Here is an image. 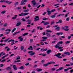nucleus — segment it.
<instances>
[{"mask_svg":"<svg viewBox=\"0 0 73 73\" xmlns=\"http://www.w3.org/2000/svg\"><path fill=\"white\" fill-rule=\"evenodd\" d=\"M9 39H10V38H8L7 39L5 40H4V41L5 42H7V41H8V40H9Z\"/></svg>","mask_w":73,"mask_h":73,"instance_id":"obj_31","label":"nucleus"},{"mask_svg":"<svg viewBox=\"0 0 73 73\" xmlns=\"http://www.w3.org/2000/svg\"><path fill=\"white\" fill-rule=\"evenodd\" d=\"M17 9L18 10L21 9V6H20L17 7Z\"/></svg>","mask_w":73,"mask_h":73,"instance_id":"obj_44","label":"nucleus"},{"mask_svg":"<svg viewBox=\"0 0 73 73\" xmlns=\"http://www.w3.org/2000/svg\"><path fill=\"white\" fill-rule=\"evenodd\" d=\"M42 19L43 20H44L45 21L46 20H48V18H47L44 17Z\"/></svg>","mask_w":73,"mask_h":73,"instance_id":"obj_29","label":"nucleus"},{"mask_svg":"<svg viewBox=\"0 0 73 73\" xmlns=\"http://www.w3.org/2000/svg\"><path fill=\"white\" fill-rule=\"evenodd\" d=\"M21 23L20 22H18L16 25V26H17V27H19V26H20V25H21Z\"/></svg>","mask_w":73,"mask_h":73,"instance_id":"obj_9","label":"nucleus"},{"mask_svg":"<svg viewBox=\"0 0 73 73\" xmlns=\"http://www.w3.org/2000/svg\"><path fill=\"white\" fill-rule=\"evenodd\" d=\"M34 19L35 20H34L35 21H38V20H39V17L38 16H36L35 17V18Z\"/></svg>","mask_w":73,"mask_h":73,"instance_id":"obj_6","label":"nucleus"},{"mask_svg":"<svg viewBox=\"0 0 73 73\" xmlns=\"http://www.w3.org/2000/svg\"><path fill=\"white\" fill-rule=\"evenodd\" d=\"M5 2V1L4 0H2L0 1V3H4Z\"/></svg>","mask_w":73,"mask_h":73,"instance_id":"obj_57","label":"nucleus"},{"mask_svg":"<svg viewBox=\"0 0 73 73\" xmlns=\"http://www.w3.org/2000/svg\"><path fill=\"white\" fill-rule=\"evenodd\" d=\"M69 13H67L65 15V17H68V15H69Z\"/></svg>","mask_w":73,"mask_h":73,"instance_id":"obj_40","label":"nucleus"},{"mask_svg":"<svg viewBox=\"0 0 73 73\" xmlns=\"http://www.w3.org/2000/svg\"><path fill=\"white\" fill-rule=\"evenodd\" d=\"M7 23H5L4 25H3V27H7Z\"/></svg>","mask_w":73,"mask_h":73,"instance_id":"obj_46","label":"nucleus"},{"mask_svg":"<svg viewBox=\"0 0 73 73\" xmlns=\"http://www.w3.org/2000/svg\"><path fill=\"white\" fill-rule=\"evenodd\" d=\"M6 69L7 70H10L11 69V68L10 67H8Z\"/></svg>","mask_w":73,"mask_h":73,"instance_id":"obj_52","label":"nucleus"},{"mask_svg":"<svg viewBox=\"0 0 73 73\" xmlns=\"http://www.w3.org/2000/svg\"><path fill=\"white\" fill-rule=\"evenodd\" d=\"M70 66H72V65H73V63L72 62H71L70 63Z\"/></svg>","mask_w":73,"mask_h":73,"instance_id":"obj_63","label":"nucleus"},{"mask_svg":"<svg viewBox=\"0 0 73 73\" xmlns=\"http://www.w3.org/2000/svg\"><path fill=\"white\" fill-rule=\"evenodd\" d=\"M5 29L4 27L0 29V31H4V30H5Z\"/></svg>","mask_w":73,"mask_h":73,"instance_id":"obj_38","label":"nucleus"},{"mask_svg":"<svg viewBox=\"0 0 73 73\" xmlns=\"http://www.w3.org/2000/svg\"><path fill=\"white\" fill-rule=\"evenodd\" d=\"M32 4L33 5V7H35V5H36V4H37V3L35 2L34 3H32Z\"/></svg>","mask_w":73,"mask_h":73,"instance_id":"obj_25","label":"nucleus"},{"mask_svg":"<svg viewBox=\"0 0 73 73\" xmlns=\"http://www.w3.org/2000/svg\"><path fill=\"white\" fill-rule=\"evenodd\" d=\"M30 40V42L31 43L32 42V41H33V39H31Z\"/></svg>","mask_w":73,"mask_h":73,"instance_id":"obj_51","label":"nucleus"},{"mask_svg":"<svg viewBox=\"0 0 73 73\" xmlns=\"http://www.w3.org/2000/svg\"><path fill=\"white\" fill-rule=\"evenodd\" d=\"M56 17V15H52L50 17L51 18H55Z\"/></svg>","mask_w":73,"mask_h":73,"instance_id":"obj_21","label":"nucleus"},{"mask_svg":"<svg viewBox=\"0 0 73 73\" xmlns=\"http://www.w3.org/2000/svg\"><path fill=\"white\" fill-rule=\"evenodd\" d=\"M44 45V43L42 42V44H37L36 45V46H40V45Z\"/></svg>","mask_w":73,"mask_h":73,"instance_id":"obj_18","label":"nucleus"},{"mask_svg":"<svg viewBox=\"0 0 73 73\" xmlns=\"http://www.w3.org/2000/svg\"><path fill=\"white\" fill-rule=\"evenodd\" d=\"M21 49L22 50H23L24 49V47L23 46H22L21 47Z\"/></svg>","mask_w":73,"mask_h":73,"instance_id":"obj_30","label":"nucleus"},{"mask_svg":"<svg viewBox=\"0 0 73 73\" xmlns=\"http://www.w3.org/2000/svg\"><path fill=\"white\" fill-rule=\"evenodd\" d=\"M27 6L29 8H31V5L30 4H28Z\"/></svg>","mask_w":73,"mask_h":73,"instance_id":"obj_60","label":"nucleus"},{"mask_svg":"<svg viewBox=\"0 0 73 73\" xmlns=\"http://www.w3.org/2000/svg\"><path fill=\"white\" fill-rule=\"evenodd\" d=\"M47 64L48 65H50V64H52V63L51 62V61L48 62L47 63Z\"/></svg>","mask_w":73,"mask_h":73,"instance_id":"obj_58","label":"nucleus"},{"mask_svg":"<svg viewBox=\"0 0 73 73\" xmlns=\"http://www.w3.org/2000/svg\"><path fill=\"white\" fill-rule=\"evenodd\" d=\"M64 43V42L62 41H60L59 42L57 43L56 44L57 45H59L60 44H62Z\"/></svg>","mask_w":73,"mask_h":73,"instance_id":"obj_8","label":"nucleus"},{"mask_svg":"<svg viewBox=\"0 0 73 73\" xmlns=\"http://www.w3.org/2000/svg\"><path fill=\"white\" fill-rule=\"evenodd\" d=\"M55 48H58L59 49H62V47H60L59 46H55Z\"/></svg>","mask_w":73,"mask_h":73,"instance_id":"obj_10","label":"nucleus"},{"mask_svg":"<svg viewBox=\"0 0 73 73\" xmlns=\"http://www.w3.org/2000/svg\"><path fill=\"white\" fill-rule=\"evenodd\" d=\"M45 4H44L43 3L42 4L41 7V8H43V7H45Z\"/></svg>","mask_w":73,"mask_h":73,"instance_id":"obj_36","label":"nucleus"},{"mask_svg":"<svg viewBox=\"0 0 73 73\" xmlns=\"http://www.w3.org/2000/svg\"><path fill=\"white\" fill-rule=\"evenodd\" d=\"M1 54L2 56H4V55H5V53L4 52H1Z\"/></svg>","mask_w":73,"mask_h":73,"instance_id":"obj_23","label":"nucleus"},{"mask_svg":"<svg viewBox=\"0 0 73 73\" xmlns=\"http://www.w3.org/2000/svg\"><path fill=\"white\" fill-rule=\"evenodd\" d=\"M29 63H27L26 64H25V65H26V66H28V65H29Z\"/></svg>","mask_w":73,"mask_h":73,"instance_id":"obj_59","label":"nucleus"},{"mask_svg":"<svg viewBox=\"0 0 73 73\" xmlns=\"http://www.w3.org/2000/svg\"><path fill=\"white\" fill-rule=\"evenodd\" d=\"M70 42V41H67L65 42V44H69V43Z\"/></svg>","mask_w":73,"mask_h":73,"instance_id":"obj_34","label":"nucleus"},{"mask_svg":"<svg viewBox=\"0 0 73 73\" xmlns=\"http://www.w3.org/2000/svg\"><path fill=\"white\" fill-rule=\"evenodd\" d=\"M6 45V44H3L2 43L0 44V46H3V45Z\"/></svg>","mask_w":73,"mask_h":73,"instance_id":"obj_39","label":"nucleus"},{"mask_svg":"<svg viewBox=\"0 0 73 73\" xmlns=\"http://www.w3.org/2000/svg\"><path fill=\"white\" fill-rule=\"evenodd\" d=\"M66 56V54H64L63 53V54H62V57H65Z\"/></svg>","mask_w":73,"mask_h":73,"instance_id":"obj_55","label":"nucleus"},{"mask_svg":"<svg viewBox=\"0 0 73 73\" xmlns=\"http://www.w3.org/2000/svg\"><path fill=\"white\" fill-rule=\"evenodd\" d=\"M26 35H28V33H26L22 35L23 36H26Z\"/></svg>","mask_w":73,"mask_h":73,"instance_id":"obj_22","label":"nucleus"},{"mask_svg":"<svg viewBox=\"0 0 73 73\" xmlns=\"http://www.w3.org/2000/svg\"><path fill=\"white\" fill-rule=\"evenodd\" d=\"M28 11H29V10L28 9H27V10H24L23 11V12H28Z\"/></svg>","mask_w":73,"mask_h":73,"instance_id":"obj_45","label":"nucleus"},{"mask_svg":"<svg viewBox=\"0 0 73 73\" xmlns=\"http://www.w3.org/2000/svg\"><path fill=\"white\" fill-rule=\"evenodd\" d=\"M64 34L63 33H57L56 34V35H63Z\"/></svg>","mask_w":73,"mask_h":73,"instance_id":"obj_16","label":"nucleus"},{"mask_svg":"<svg viewBox=\"0 0 73 73\" xmlns=\"http://www.w3.org/2000/svg\"><path fill=\"white\" fill-rule=\"evenodd\" d=\"M41 70H42V69H37V71L38 72H40V71H41Z\"/></svg>","mask_w":73,"mask_h":73,"instance_id":"obj_37","label":"nucleus"},{"mask_svg":"<svg viewBox=\"0 0 73 73\" xmlns=\"http://www.w3.org/2000/svg\"><path fill=\"white\" fill-rule=\"evenodd\" d=\"M47 14L48 15H50L51 14V11H47Z\"/></svg>","mask_w":73,"mask_h":73,"instance_id":"obj_17","label":"nucleus"},{"mask_svg":"<svg viewBox=\"0 0 73 73\" xmlns=\"http://www.w3.org/2000/svg\"><path fill=\"white\" fill-rule=\"evenodd\" d=\"M5 12H6V11H4L1 12V13L2 14H4V13H5Z\"/></svg>","mask_w":73,"mask_h":73,"instance_id":"obj_32","label":"nucleus"},{"mask_svg":"<svg viewBox=\"0 0 73 73\" xmlns=\"http://www.w3.org/2000/svg\"><path fill=\"white\" fill-rule=\"evenodd\" d=\"M64 54H65L66 55H70V54L68 52H64Z\"/></svg>","mask_w":73,"mask_h":73,"instance_id":"obj_14","label":"nucleus"},{"mask_svg":"<svg viewBox=\"0 0 73 73\" xmlns=\"http://www.w3.org/2000/svg\"><path fill=\"white\" fill-rule=\"evenodd\" d=\"M68 68H66L64 69V71L65 72H67V71H68Z\"/></svg>","mask_w":73,"mask_h":73,"instance_id":"obj_53","label":"nucleus"},{"mask_svg":"<svg viewBox=\"0 0 73 73\" xmlns=\"http://www.w3.org/2000/svg\"><path fill=\"white\" fill-rule=\"evenodd\" d=\"M28 52L29 53H31L30 54V56H33V55H35V54L36 53V52H33V51H29Z\"/></svg>","mask_w":73,"mask_h":73,"instance_id":"obj_3","label":"nucleus"},{"mask_svg":"<svg viewBox=\"0 0 73 73\" xmlns=\"http://www.w3.org/2000/svg\"><path fill=\"white\" fill-rule=\"evenodd\" d=\"M70 73H73V69L71 70L70 71Z\"/></svg>","mask_w":73,"mask_h":73,"instance_id":"obj_64","label":"nucleus"},{"mask_svg":"<svg viewBox=\"0 0 73 73\" xmlns=\"http://www.w3.org/2000/svg\"><path fill=\"white\" fill-rule=\"evenodd\" d=\"M11 29H7L5 30V32H7V31H9V32H11Z\"/></svg>","mask_w":73,"mask_h":73,"instance_id":"obj_28","label":"nucleus"},{"mask_svg":"<svg viewBox=\"0 0 73 73\" xmlns=\"http://www.w3.org/2000/svg\"><path fill=\"white\" fill-rule=\"evenodd\" d=\"M56 68H52L51 69L52 71H54L55 70H56Z\"/></svg>","mask_w":73,"mask_h":73,"instance_id":"obj_43","label":"nucleus"},{"mask_svg":"<svg viewBox=\"0 0 73 73\" xmlns=\"http://www.w3.org/2000/svg\"><path fill=\"white\" fill-rule=\"evenodd\" d=\"M15 30H16V28H15L13 29L11 31V33H13V32H14L15 31Z\"/></svg>","mask_w":73,"mask_h":73,"instance_id":"obj_33","label":"nucleus"},{"mask_svg":"<svg viewBox=\"0 0 73 73\" xmlns=\"http://www.w3.org/2000/svg\"><path fill=\"white\" fill-rule=\"evenodd\" d=\"M46 31L47 32H52V31L49 30H46Z\"/></svg>","mask_w":73,"mask_h":73,"instance_id":"obj_47","label":"nucleus"},{"mask_svg":"<svg viewBox=\"0 0 73 73\" xmlns=\"http://www.w3.org/2000/svg\"><path fill=\"white\" fill-rule=\"evenodd\" d=\"M24 3V1H22L21 2V3L20 4V5H25V3Z\"/></svg>","mask_w":73,"mask_h":73,"instance_id":"obj_11","label":"nucleus"},{"mask_svg":"<svg viewBox=\"0 0 73 73\" xmlns=\"http://www.w3.org/2000/svg\"><path fill=\"white\" fill-rule=\"evenodd\" d=\"M54 23H55V22L54 21H52L51 22V23L50 24V25H53L54 24Z\"/></svg>","mask_w":73,"mask_h":73,"instance_id":"obj_42","label":"nucleus"},{"mask_svg":"<svg viewBox=\"0 0 73 73\" xmlns=\"http://www.w3.org/2000/svg\"><path fill=\"white\" fill-rule=\"evenodd\" d=\"M49 24V22H44V25H48V24Z\"/></svg>","mask_w":73,"mask_h":73,"instance_id":"obj_26","label":"nucleus"},{"mask_svg":"<svg viewBox=\"0 0 73 73\" xmlns=\"http://www.w3.org/2000/svg\"><path fill=\"white\" fill-rule=\"evenodd\" d=\"M42 38L44 39H42L41 40V41H46V40L48 38V37H45V36H43Z\"/></svg>","mask_w":73,"mask_h":73,"instance_id":"obj_5","label":"nucleus"},{"mask_svg":"<svg viewBox=\"0 0 73 73\" xmlns=\"http://www.w3.org/2000/svg\"><path fill=\"white\" fill-rule=\"evenodd\" d=\"M64 69V68L62 67H61V68H59V70H62V69Z\"/></svg>","mask_w":73,"mask_h":73,"instance_id":"obj_61","label":"nucleus"},{"mask_svg":"<svg viewBox=\"0 0 73 73\" xmlns=\"http://www.w3.org/2000/svg\"><path fill=\"white\" fill-rule=\"evenodd\" d=\"M64 16V14H60L58 15H57V17H60V16Z\"/></svg>","mask_w":73,"mask_h":73,"instance_id":"obj_27","label":"nucleus"},{"mask_svg":"<svg viewBox=\"0 0 73 73\" xmlns=\"http://www.w3.org/2000/svg\"><path fill=\"white\" fill-rule=\"evenodd\" d=\"M51 36V35H50L49 34H48L47 35V37H50Z\"/></svg>","mask_w":73,"mask_h":73,"instance_id":"obj_56","label":"nucleus"},{"mask_svg":"<svg viewBox=\"0 0 73 73\" xmlns=\"http://www.w3.org/2000/svg\"><path fill=\"white\" fill-rule=\"evenodd\" d=\"M55 11H56V9H52L51 10V12H54Z\"/></svg>","mask_w":73,"mask_h":73,"instance_id":"obj_35","label":"nucleus"},{"mask_svg":"<svg viewBox=\"0 0 73 73\" xmlns=\"http://www.w3.org/2000/svg\"><path fill=\"white\" fill-rule=\"evenodd\" d=\"M69 19H70V18L69 17H68L66 19V20L67 21H68L69 20Z\"/></svg>","mask_w":73,"mask_h":73,"instance_id":"obj_41","label":"nucleus"},{"mask_svg":"<svg viewBox=\"0 0 73 73\" xmlns=\"http://www.w3.org/2000/svg\"><path fill=\"white\" fill-rule=\"evenodd\" d=\"M62 23V20L61 19L59 20L58 22L56 23V24H59V23Z\"/></svg>","mask_w":73,"mask_h":73,"instance_id":"obj_12","label":"nucleus"},{"mask_svg":"<svg viewBox=\"0 0 73 73\" xmlns=\"http://www.w3.org/2000/svg\"><path fill=\"white\" fill-rule=\"evenodd\" d=\"M18 4H19V2H17L14 3V5H17Z\"/></svg>","mask_w":73,"mask_h":73,"instance_id":"obj_48","label":"nucleus"},{"mask_svg":"<svg viewBox=\"0 0 73 73\" xmlns=\"http://www.w3.org/2000/svg\"><path fill=\"white\" fill-rule=\"evenodd\" d=\"M60 27H58L56 28H55V29L57 30V31H58L60 30Z\"/></svg>","mask_w":73,"mask_h":73,"instance_id":"obj_19","label":"nucleus"},{"mask_svg":"<svg viewBox=\"0 0 73 73\" xmlns=\"http://www.w3.org/2000/svg\"><path fill=\"white\" fill-rule=\"evenodd\" d=\"M48 65V63L45 64H43V66H47V65Z\"/></svg>","mask_w":73,"mask_h":73,"instance_id":"obj_54","label":"nucleus"},{"mask_svg":"<svg viewBox=\"0 0 73 73\" xmlns=\"http://www.w3.org/2000/svg\"><path fill=\"white\" fill-rule=\"evenodd\" d=\"M16 65H13V67L14 69L15 70H17V67H16Z\"/></svg>","mask_w":73,"mask_h":73,"instance_id":"obj_15","label":"nucleus"},{"mask_svg":"<svg viewBox=\"0 0 73 73\" xmlns=\"http://www.w3.org/2000/svg\"><path fill=\"white\" fill-rule=\"evenodd\" d=\"M19 69H24V68L23 66H21L20 67H19Z\"/></svg>","mask_w":73,"mask_h":73,"instance_id":"obj_24","label":"nucleus"},{"mask_svg":"<svg viewBox=\"0 0 73 73\" xmlns=\"http://www.w3.org/2000/svg\"><path fill=\"white\" fill-rule=\"evenodd\" d=\"M18 41H15V40L14 39H10L8 41V42H12V43H11V45H13V44H15V43H17V42H18Z\"/></svg>","mask_w":73,"mask_h":73,"instance_id":"obj_1","label":"nucleus"},{"mask_svg":"<svg viewBox=\"0 0 73 73\" xmlns=\"http://www.w3.org/2000/svg\"><path fill=\"white\" fill-rule=\"evenodd\" d=\"M47 50H48V49L47 48H45L44 50H43V48H42L41 49V51L42 52H45V51H46Z\"/></svg>","mask_w":73,"mask_h":73,"instance_id":"obj_13","label":"nucleus"},{"mask_svg":"<svg viewBox=\"0 0 73 73\" xmlns=\"http://www.w3.org/2000/svg\"><path fill=\"white\" fill-rule=\"evenodd\" d=\"M29 15V13H22L21 14H19V16H27V15Z\"/></svg>","mask_w":73,"mask_h":73,"instance_id":"obj_2","label":"nucleus"},{"mask_svg":"<svg viewBox=\"0 0 73 73\" xmlns=\"http://www.w3.org/2000/svg\"><path fill=\"white\" fill-rule=\"evenodd\" d=\"M21 20H22V21H26V20L24 19V18H22Z\"/></svg>","mask_w":73,"mask_h":73,"instance_id":"obj_49","label":"nucleus"},{"mask_svg":"<svg viewBox=\"0 0 73 73\" xmlns=\"http://www.w3.org/2000/svg\"><path fill=\"white\" fill-rule=\"evenodd\" d=\"M23 40V38H21V39H20L19 40V41H22Z\"/></svg>","mask_w":73,"mask_h":73,"instance_id":"obj_62","label":"nucleus"},{"mask_svg":"<svg viewBox=\"0 0 73 73\" xmlns=\"http://www.w3.org/2000/svg\"><path fill=\"white\" fill-rule=\"evenodd\" d=\"M61 55V53H59L58 54H57L55 55V56L57 57L58 58H62V57L61 56H60V55Z\"/></svg>","mask_w":73,"mask_h":73,"instance_id":"obj_4","label":"nucleus"},{"mask_svg":"<svg viewBox=\"0 0 73 73\" xmlns=\"http://www.w3.org/2000/svg\"><path fill=\"white\" fill-rule=\"evenodd\" d=\"M52 52V50H49L47 51L46 53L47 54H49L50 53Z\"/></svg>","mask_w":73,"mask_h":73,"instance_id":"obj_7","label":"nucleus"},{"mask_svg":"<svg viewBox=\"0 0 73 73\" xmlns=\"http://www.w3.org/2000/svg\"><path fill=\"white\" fill-rule=\"evenodd\" d=\"M28 49H29V50H32V49H33V48L32 46H30L29 48H28Z\"/></svg>","mask_w":73,"mask_h":73,"instance_id":"obj_20","label":"nucleus"},{"mask_svg":"<svg viewBox=\"0 0 73 73\" xmlns=\"http://www.w3.org/2000/svg\"><path fill=\"white\" fill-rule=\"evenodd\" d=\"M20 56H18L17 58L15 59V60H20Z\"/></svg>","mask_w":73,"mask_h":73,"instance_id":"obj_50","label":"nucleus"}]
</instances>
